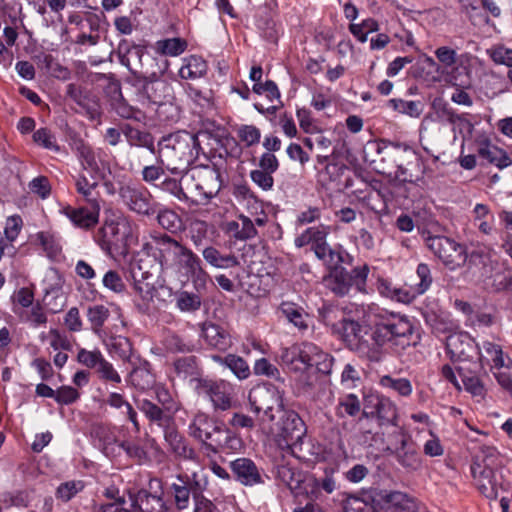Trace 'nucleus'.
<instances>
[{
    "label": "nucleus",
    "mask_w": 512,
    "mask_h": 512,
    "mask_svg": "<svg viewBox=\"0 0 512 512\" xmlns=\"http://www.w3.org/2000/svg\"><path fill=\"white\" fill-rule=\"evenodd\" d=\"M347 347L360 358L378 363L389 352L401 353L412 344L414 327L404 315L378 318L372 326L343 317L333 325Z\"/></svg>",
    "instance_id": "nucleus-1"
},
{
    "label": "nucleus",
    "mask_w": 512,
    "mask_h": 512,
    "mask_svg": "<svg viewBox=\"0 0 512 512\" xmlns=\"http://www.w3.org/2000/svg\"><path fill=\"white\" fill-rule=\"evenodd\" d=\"M143 249L155 258L163 273L174 276L182 283L191 281L198 289L209 278L199 256L167 234L152 236Z\"/></svg>",
    "instance_id": "nucleus-2"
},
{
    "label": "nucleus",
    "mask_w": 512,
    "mask_h": 512,
    "mask_svg": "<svg viewBox=\"0 0 512 512\" xmlns=\"http://www.w3.org/2000/svg\"><path fill=\"white\" fill-rule=\"evenodd\" d=\"M201 147L197 135L178 131L158 142V159L172 174L187 171L198 158Z\"/></svg>",
    "instance_id": "nucleus-3"
},
{
    "label": "nucleus",
    "mask_w": 512,
    "mask_h": 512,
    "mask_svg": "<svg viewBox=\"0 0 512 512\" xmlns=\"http://www.w3.org/2000/svg\"><path fill=\"white\" fill-rule=\"evenodd\" d=\"M305 436L306 427L300 416L295 411L283 410L274 438L277 446L298 459H307L310 444Z\"/></svg>",
    "instance_id": "nucleus-4"
},
{
    "label": "nucleus",
    "mask_w": 512,
    "mask_h": 512,
    "mask_svg": "<svg viewBox=\"0 0 512 512\" xmlns=\"http://www.w3.org/2000/svg\"><path fill=\"white\" fill-rule=\"evenodd\" d=\"M280 358L283 364L294 371L314 368L320 373L328 374L332 368V357L311 342L284 348Z\"/></svg>",
    "instance_id": "nucleus-5"
},
{
    "label": "nucleus",
    "mask_w": 512,
    "mask_h": 512,
    "mask_svg": "<svg viewBox=\"0 0 512 512\" xmlns=\"http://www.w3.org/2000/svg\"><path fill=\"white\" fill-rule=\"evenodd\" d=\"M193 381L195 382L194 389L196 393L209 399L215 411H226L232 408L236 395L232 383L223 379L212 380L208 378H197Z\"/></svg>",
    "instance_id": "nucleus-6"
},
{
    "label": "nucleus",
    "mask_w": 512,
    "mask_h": 512,
    "mask_svg": "<svg viewBox=\"0 0 512 512\" xmlns=\"http://www.w3.org/2000/svg\"><path fill=\"white\" fill-rule=\"evenodd\" d=\"M425 242L429 250L449 270L454 271L467 261L466 247L451 238L428 235L425 237Z\"/></svg>",
    "instance_id": "nucleus-7"
},
{
    "label": "nucleus",
    "mask_w": 512,
    "mask_h": 512,
    "mask_svg": "<svg viewBox=\"0 0 512 512\" xmlns=\"http://www.w3.org/2000/svg\"><path fill=\"white\" fill-rule=\"evenodd\" d=\"M132 230V221L121 215L105 221L97 232L96 241L102 250L111 253L113 249L127 243L132 237Z\"/></svg>",
    "instance_id": "nucleus-8"
},
{
    "label": "nucleus",
    "mask_w": 512,
    "mask_h": 512,
    "mask_svg": "<svg viewBox=\"0 0 512 512\" xmlns=\"http://www.w3.org/2000/svg\"><path fill=\"white\" fill-rule=\"evenodd\" d=\"M251 410L263 413L269 421L275 419L274 411H283V399L279 389L273 385H258L249 392Z\"/></svg>",
    "instance_id": "nucleus-9"
},
{
    "label": "nucleus",
    "mask_w": 512,
    "mask_h": 512,
    "mask_svg": "<svg viewBox=\"0 0 512 512\" xmlns=\"http://www.w3.org/2000/svg\"><path fill=\"white\" fill-rule=\"evenodd\" d=\"M471 472L477 489L487 499L495 500L498 498L500 491L507 489V483L499 469L474 462L471 466Z\"/></svg>",
    "instance_id": "nucleus-10"
},
{
    "label": "nucleus",
    "mask_w": 512,
    "mask_h": 512,
    "mask_svg": "<svg viewBox=\"0 0 512 512\" xmlns=\"http://www.w3.org/2000/svg\"><path fill=\"white\" fill-rule=\"evenodd\" d=\"M446 350L453 361H471L478 357L480 364H485V357L480 347L468 332L460 331L450 334L446 339Z\"/></svg>",
    "instance_id": "nucleus-11"
},
{
    "label": "nucleus",
    "mask_w": 512,
    "mask_h": 512,
    "mask_svg": "<svg viewBox=\"0 0 512 512\" xmlns=\"http://www.w3.org/2000/svg\"><path fill=\"white\" fill-rule=\"evenodd\" d=\"M147 99L158 106L157 113L161 116L165 111L174 112L172 118L178 116V107L173 103V88L162 79L148 81L143 87Z\"/></svg>",
    "instance_id": "nucleus-12"
},
{
    "label": "nucleus",
    "mask_w": 512,
    "mask_h": 512,
    "mask_svg": "<svg viewBox=\"0 0 512 512\" xmlns=\"http://www.w3.org/2000/svg\"><path fill=\"white\" fill-rule=\"evenodd\" d=\"M133 506L137 512H169L164 499L162 481L158 478L149 481V491L138 492Z\"/></svg>",
    "instance_id": "nucleus-13"
},
{
    "label": "nucleus",
    "mask_w": 512,
    "mask_h": 512,
    "mask_svg": "<svg viewBox=\"0 0 512 512\" xmlns=\"http://www.w3.org/2000/svg\"><path fill=\"white\" fill-rule=\"evenodd\" d=\"M133 506L137 512H169L164 499L162 481L158 478L149 481V491L138 492Z\"/></svg>",
    "instance_id": "nucleus-14"
},
{
    "label": "nucleus",
    "mask_w": 512,
    "mask_h": 512,
    "mask_svg": "<svg viewBox=\"0 0 512 512\" xmlns=\"http://www.w3.org/2000/svg\"><path fill=\"white\" fill-rule=\"evenodd\" d=\"M119 193L131 211L142 215H151L155 212L152 196L146 188L126 185L121 187Z\"/></svg>",
    "instance_id": "nucleus-15"
},
{
    "label": "nucleus",
    "mask_w": 512,
    "mask_h": 512,
    "mask_svg": "<svg viewBox=\"0 0 512 512\" xmlns=\"http://www.w3.org/2000/svg\"><path fill=\"white\" fill-rule=\"evenodd\" d=\"M100 209V204H89V207L78 208L67 205L60 209V213L67 217L75 227L89 230L97 225Z\"/></svg>",
    "instance_id": "nucleus-16"
},
{
    "label": "nucleus",
    "mask_w": 512,
    "mask_h": 512,
    "mask_svg": "<svg viewBox=\"0 0 512 512\" xmlns=\"http://www.w3.org/2000/svg\"><path fill=\"white\" fill-rule=\"evenodd\" d=\"M376 501L389 512H414V499L408 494L395 490H380L376 493Z\"/></svg>",
    "instance_id": "nucleus-17"
},
{
    "label": "nucleus",
    "mask_w": 512,
    "mask_h": 512,
    "mask_svg": "<svg viewBox=\"0 0 512 512\" xmlns=\"http://www.w3.org/2000/svg\"><path fill=\"white\" fill-rule=\"evenodd\" d=\"M230 469L236 481L244 486L252 487L264 483L260 469L249 458L241 457L231 461Z\"/></svg>",
    "instance_id": "nucleus-18"
},
{
    "label": "nucleus",
    "mask_w": 512,
    "mask_h": 512,
    "mask_svg": "<svg viewBox=\"0 0 512 512\" xmlns=\"http://www.w3.org/2000/svg\"><path fill=\"white\" fill-rule=\"evenodd\" d=\"M192 178L195 180V189L204 199L213 198L221 189L220 173L215 168L199 169Z\"/></svg>",
    "instance_id": "nucleus-19"
},
{
    "label": "nucleus",
    "mask_w": 512,
    "mask_h": 512,
    "mask_svg": "<svg viewBox=\"0 0 512 512\" xmlns=\"http://www.w3.org/2000/svg\"><path fill=\"white\" fill-rule=\"evenodd\" d=\"M218 427L219 424L213 421L208 414L198 411L194 414L188 426V434L208 448V444L211 443L214 437L213 434L216 433Z\"/></svg>",
    "instance_id": "nucleus-20"
},
{
    "label": "nucleus",
    "mask_w": 512,
    "mask_h": 512,
    "mask_svg": "<svg viewBox=\"0 0 512 512\" xmlns=\"http://www.w3.org/2000/svg\"><path fill=\"white\" fill-rule=\"evenodd\" d=\"M279 310L286 320L301 333H304L309 329L312 323V318L301 305L290 301H284L280 304Z\"/></svg>",
    "instance_id": "nucleus-21"
},
{
    "label": "nucleus",
    "mask_w": 512,
    "mask_h": 512,
    "mask_svg": "<svg viewBox=\"0 0 512 512\" xmlns=\"http://www.w3.org/2000/svg\"><path fill=\"white\" fill-rule=\"evenodd\" d=\"M468 268L482 278L489 277L493 270L491 251L488 248H477L469 255L467 254Z\"/></svg>",
    "instance_id": "nucleus-22"
},
{
    "label": "nucleus",
    "mask_w": 512,
    "mask_h": 512,
    "mask_svg": "<svg viewBox=\"0 0 512 512\" xmlns=\"http://www.w3.org/2000/svg\"><path fill=\"white\" fill-rule=\"evenodd\" d=\"M213 438L210 444H208L209 450L216 453L219 450L237 451L242 447V441L234 432L230 429L219 425L216 433L213 434Z\"/></svg>",
    "instance_id": "nucleus-23"
},
{
    "label": "nucleus",
    "mask_w": 512,
    "mask_h": 512,
    "mask_svg": "<svg viewBox=\"0 0 512 512\" xmlns=\"http://www.w3.org/2000/svg\"><path fill=\"white\" fill-rule=\"evenodd\" d=\"M329 233V226L318 225L309 227L301 235L295 238V245L297 247H303L311 244L315 253L317 251V247H323L327 245L326 238Z\"/></svg>",
    "instance_id": "nucleus-24"
},
{
    "label": "nucleus",
    "mask_w": 512,
    "mask_h": 512,
    "mask_svg": "<svg viewBox=\"0 0 512 512\" xmlns=\"http://www.w3.org/2000/svg\"><path fill=\"white\" fill-rule=\"evenodd\" d=\"M226 233L236 240L245 241L256 236L254 222L247 216L240 215L237 220L226 223Z\"/></svg>",
    "instance_id": "nucleus-25"
},
{
    "label": "nucleus",
    "mask_w": 512,
    "mask_h": 512,
    "mask_svg": "<svg viewBox=\"0 0 512 512\" xmlns=\"http://www.w3.org/2000/svg\"><path fill=\"white\" fill-rule=\"evenodd\" d=\"M164 439L170 450L179 457L185 459L194 458V450L188 446L185 438L174 428L166 427L164 430Z\"/></svg>",
    "instance_id": "nucleus-26"
},
{
    "label": "nucleus",
    "mask_w": 512,
    "mask_h": 512,
    "mask_svg": "<svg viewBox=\"0 0 512 512\" xmlns=\"http://www.w3.org/2000/svg\"><path fill=\"white\" fill-rule=\"evenodd\" d=\"M116 448L123 449L130 458L137 461H142L146 458L145 450L136 442L122 441L118 443L113 438H107L103 441L102 450L107 456L113 454Z\"/></svg>",
    "instance_id": "nucleus-27"
},
{
    "label": "nucleus",
    "mask_w": 512,
    "mask_h": 512,
    "mask_svg": "<svg viewBox=\"0 0 512 512\" xmlns=\"http://www.w3.org/2000/svg\"><path fill=\"white\" fill-rule=\"evenodd\" d=\"M478 155L487 160L490 164L497 166L500 169L506 168L512 164V160L503 149L492 145L486 141L478 148Z\"/></svg>",
    "instance_id": "nucleus-28"
},
{
    "label": "nucleus",
    "mask_w": 512,
    "mask_h": 512,
    "mask_svg": "<svg viewBox=\"0 0 512 512\" xmlns=\"http://www.w3.org/2000/svg\"><path fill=\"white\" fill-rule=\"evenodd\" d=\"M398 462L407 469L417 470L421 466V458L413 445L407 438L401 439L400 447L396 448Z\"/></svg>",
    "instance_id": "nucleus-29"
},
{
    "label": "nucleus",
    "mask_w": 512,
    "mask_h": 512,
    "mask_svg": "<svg viewBox=\"0 0 512 512\" xmlns=\"http://www.w3.org/2000/svg\"><path fill=\"white\" fill-rule=\"evenodd\" d=\"M121 132L130 146L147 148L151 153H155L154 139L149 132L139 130L130 124H123Z\"/></svg>",
    "instance_id": "nucleus-30"
},
{
    "label": "nucleus",
    "mask_w": 512,
    "mask_h": 512,
    "mask_svg": "<svg viewBox=\"0 0 512 512\" xmlns=\"http://www.w3.org/2000/svg\"><path fill=\"white\" fill-rule=\"evenodd\" d=\"M94 174L95 173L91 172L90 177H87L85 174L81 173L75 180L77 192L88 204H100L99 195L96 191L98 187V179Z\"/></svg>",
    "instance_id": "nucleus-31"
},
{
    "label": "nucleus",
    "mask_w": 512,
    "mask_h": 512,
    "mask_svg": "<svg viewBox=\"0 0 512 512\" xmlns=\"http://www.w3.org/2000/svg\"><path fill=\"white\" fill-rule=\"evenodd\" d=\"M325 285L334 294L344 296L351 289V282L348 271L344 268L332 270L328 276L324 278Z\"/></svg>",
    "instance_id": "nucleus-32"
},
{
    "label": "nucleus",
    "mask_w": 512,
    "mask_h": 512,
    "mask_svg": "<svg viewBox=\"0 0 512 512\" xmlns=\"http://www.w3.org/2000/svg\"><path fill=\"white\" fill-rule=\"evenodd\" d=\"M202 256L209 265L218 269H228L239 265V261L235 255L221 254L220 251L213 246L204 248Z\"/></svg>",
    "instance_id": "nucleus-33"
},
{
    "label": "nucleus",
    "mask_w": 512,
    "mask_h": 512,
    "mask_svg": "<svg viewBox=\"0 0 512 512\" xmlns=\"http://www.w3.org/2000/svg\"><path fill=\"white\" fill-rule=\"evenodd\" d=\"M105 402L110 407L119 410L121 414L125 415L133 424L135 431L139 432L140 425L137 418V412L122 394L112 392L107 396Z\"/></svg>",
    "instance_id": "nucleus-34"
},
{
    "label": "nucleus",
    "mask_w": 512,
    "mask_h": 512,
    "mask_svg": "<svg viewBox=\"0 0 512 512\" xmlns=\"http://www.w3.org/2000/svg\"><path fill=\"white\" fill-rule=\"evenodd\" d=\"M207 64L201 57L192 55L183 59V65L179 69V76L185 80H195L205 75Z\"/></svg>",
    "instance_id": "nucleus-35"
},
{
    "label": "nucleus",
    "mask_w": 512,
    "mask_h": 512,
    "mask_svg": "<svg viewBox=\"0 0 512 512\" xmlns=\"http://www.w3.org/2000/svg\"><path fill=\"white\" fill-rule=\"evenodd\" d=\"M202 335L205 341L212 347L224 350L228 347L229 341L226 332L218 325L205 323L202 327Z\"/></svg>",
    "instance_id": "nucleus-36"
},
{
    "label": "nucleus",
    "mask_w": 512,
    "mask_h": 512,
    "mask_svg": "<svg viewBox=\"0 0 512 512\" xmlns=\"http://www.w3.org/2000/svg\"><path fill=\"white\" fill-rule=\"evenodd\" d=\"M494 220V215L487 205L481 203L475 205L473 209V221L474 225L481 233L485 235L491 234L494 227Z\"/></svg>",
    "instance_id": "nucleus-37"
},
{
    "label": "nucleus",
    "mask_w": 512,
    "mask_h": 512,
    "mask_svg": "<svg viewBox=\"0 0 512 512\" xmlns=\"http://www.w3.org/2000/svg\"><path fill=\"white\" fill-rule=\"evenodd\" d=\"M144 48L140 45L131 44L128 40L123 39L119 42L117 47V54L120 63L127 67L130 71L132 69V58L141 60Z\"/></svg>",
    "instance_id": "nucleus-38"
},
{
    "label": "nucleus",
    "mask_w": 512,
    "mask_h": 512,
    "mask_svg": "<svg viewBox=\"0 0 512 512\" xmlns=\"http://www.w3.org/2000/svg\"><path fill=\"white\" fill-rule=\"evenodd\" d=\"M86 316L93 333L101 336L102 328L110 316L109 309L103 304L92 305L88 307Z\"/></svg>",
    "instance_id": "nucleus-39"
},
{
    "label": "nucleus",
    "mask_w": 512,
    "mask_h": 512,
    "mask_svg": "<svg viewBox=\"0 0 512 512\" xmlns=\"http://www.w3.org/2000/svg\"><path fill=\"white\" fill-rule=\"evenodd\" d=\"M32 500V491L18 490L0 493V511L10 507H27Z\"/></svg>",
    "instance_id": "nucleus-40"
},
{
    "label": "nucleus",
    "mask_w": 512,
    "mask_h": 512,
    "mask_svg": "<svg viewBox=\"0 0 512 512\" xmlns=\"http://www.w3.org/2000/svg\"><path fill=\"white\" fill-rule=\"evenodd\" d=\"M379 385L392 390L401 397H409L413 392L411 381L407 378H394L391 375H383L379 379Z\"/></svg>",
    "instance_id": "nucleus-41"
},
{
    "label": "nucleus",
    "mask_w": 512,
    "mask_h": 512,
    "mask_svg": "<svg viewBox=\"0 0 512 512\" xmlns=\"http://www.w3.org/2000/svg\"><path fill=\"white\" fill-rule=\"evenodd\" d=\"M154 49L161 55L176 57L187 49V41L178 37L162 39L155 43Z\"/></svg>",
    "instance_id": "nucleus-42"
},
{
    "label": "nucleus",
    "mask_w": 512,
    "mask_h": 512,
    "mask_svg": "<svg viewBox=\"0 0 512 512\" xmlns=\"http://www.w3.org/2000/svg\"><path fill=\"white\" fill-rule=\"evenodd\" d=\"M75 150L83 170L92 173H97L99 171L96 154L88 144L80 140L75 143Z\"/></svg>",
    "instance_id": "nucleus-43"
},
{
    "label": "nucleus",
    "mask_w": 512,
    "mask_h": 512,
    "mask_svg": "<svg viewBox=\"0 0 512 512\" xmlns=\"http://www.w3.org/2000/svg\"><path fill=\"white\" fill-rule=\"evenodd\" d=\"M375 410L382 424H394L397 419V407L388 397H377Z\"/></svg>",
    "instance_id": "nucleus-44"
},
{
    "label": "nucleus",
    "mask_w": 512,
    "mask_h": 512,
    "mask_svg": "<svg viewBox=\"0 0 512 512\" xmlns=\"http://www.w3.org/2000/svg\"><path fill=\"white\" fill-rule=\"evenodd\" d=\"M361 410V403L357 395L353 393L341 396L336 407V415L340 418L346 416L355 417Z\"/></svg>",
    "instance_id": "nucleus-45"
},
{
    "label": "nucleus",
    "mask_w": 512,
    "mask_h": 512,
    "mask_svg": "<svg viewBox=\"0 0 512 512\" xmlns=\"http://www.w3.org/2000/svg\"><path fill=\"white\" fill-rule=\"evenodd\" d=\"M215 359L227 366L239 380L247 379L250 376L249 365L240 356L228 354L224 358L216 357Z\"/></svg>",
    "instance_id": "nucleus-46"
},
{
    "label": "nucleus",
    "mask_w": 512,
    "mask_h": 512,
    "mask_svg": "<svg viewBox=\"0 0 512 512\" xmlns=\"http://www.w3.org/2000/svg\"><path fill=\"white\" fill-rule=\"evenodd\" d=\"M388 105L392 107L395 111L408 115L413 118H418L424 111V104L417 100H403V99H390L388 101Z\"/></svg>",
    "instance_id": "nucleus-47"
},
{
    "label": "nucleus",
    "mask_w": 512,
    "mask_h": 512,
    "mask_svg": "<svg viewBox=\"0 0 512 512\" xmlns=\"http://www.w3.org/2000/svg\"><path fill=\"white\" fill-rule=\"evenodd\" d=\"M129 381L139 390H147L155 383V377L152 372L145 366L134 368L130 375Z\"/></svg>",
    "instance_id": "nucleus-48"
},
{
    "label": "nucleus",
    "mask_w": 512,
    "mask_h": 512,
    "mask_svg": "<svg viewBox=\"0 0 512 512\" xmlns=\"http://www.w3.org/2000/svg\"><path fill=\"white\" fill-rule=\"evenodd\" d=\"M178 480L180 483H173L171 485V491L176 508L178 510H185L190 503V488L188 487L187 481L181 476H178Z\"/></svg>",
    "instance_id": "nucleus-49"
},
{
    "label": "nucleus",
    "mask_w": 512,
    "mask_h": 512,
    "mask_svg": "<svg viewBox=\"0 0 512 512\" xmlns=\"http://www.w3.org/2000/svg\"><path fill=\"white\" fill-rule=\"evenodd\" d=\"M176 307L182 312H195L201 307V298L198 294L180 291L176 294Z\"/></svg>",
    "instance_id": "nucleus-50"
},
{
    "label": "nucleus",
    "mask_w": 512,
    "mask_h": 512,
    "mask_svg": "<svg viewBox=\"0 0 512 512\" xmlns=\"http://www.w3.org/2000/svg\"><path fill=\"white\" fill-rule=\"evenodd\" d=\"M157 221L162 228L173 233L182 228L180 216L171 209L160 210L157 215Z\"/></svg>",
    "instance_id": "nucleus-51"
},
{
    "label": "nucleus",
    "mask_w": 512,
    "mask_h": 512,
    "mask_svg": "<svg viewBox=\"0 0 512 512\" xmlns=\"http://www.w3.org/2000/svg\"><path fill=\"white\" fill-rule=\"evenodd\" d=\"M209 224L202 220H193L189 226L190 239L195 247L205 244L208 239Z\"/></svg>",
    "instance_id": "nucleus-52"
},
{
    "label": "nucleus",
    "mask_w": 512,
    "mask_h": 512,
    "mask_svg": "<svg viewBox=\"0 0 512 512\" xmlns=\"http://www.w3.org/2000/svg\"><path fill=\"white\" fill-rule=\"evenodd\" d=\"M103 287L115 294H123L126 291V284L116 270H108L102 278Z\"/></svg>",
    "instance_id": "nucleus-53"
},
{
    "label": "nucleus",
    "mask_w": 512,
    "mask_h": 512,
    "mask_svg": "<svg viewBox=\"0 0 512 512\" xmlns=\"http://www.w3.org/2000/svg\"><path fill=\"white\" fill-rule=\"evenodd\" d=\"M84 489L82 481H67L61 483L56 490V498L66 503Z\"/></svg>",
    "instance_id": "nucleus-54"
},
{
    "label": "nucleus",
    "mask_w": 512,
    "mask_h": 512,
    "mask_svg": "<svg viewBox=\"0 0 512 512\" xmlns=\"http://www.w3.org/2000/svg\"><path fill=\"white\" fill-rule=\"evenodd\" d=\"M33 141L48 150L59 152L60 146L57 144L55 135L48 128H40L33 134Z\"/></svg>",
    "instance_id": "nucleus-55"
},
{
    "label": "nucleus",
    "mask_w": 512,
    "mask_h": 512,
    "mask_svg": "<svg viewBox=\"0 0 512 512\" xmlns=\"http://www.w3.org/2000/svg\"><path fill=\"white\" fill-rule=\"evenodd\" d=\"M369 272L370 268L367 264L354 267L350 272H348L351 287L354 286L358 292L365 293Z\"/></svg>",
    "instance_id": "nucleus-56"
},
{
    "label": "nucleus",
    "mask_w": 512,
    "mask_h": 512,
    "mask_svg": "<svg viewBox=\"0 0 512 512\" xmlns=\"http://www.w3.org/2000/svg\"><path fill=\"white\" fill-rule=\"evenodd\" d=\"M315 255L318 259L323 261L331 271L339 269L338 266L343 261L341 253L331 249L328 244L323 247H317Z\"/></svg>",
    "instance_id": "nucleus-57"
},
{
    "label": "nucleus",
    "mask_w": 512,
    "mask_h": 512,
    "mask_svg": "<svg viewBox=\"0 0 512 512\" xmlns=\"http://www.w3.org/2000/svg\"><path fill=\"white\" fill-rule=\"evenodd\" d=\"M104 359L103 354L99 349L94 350H87L85 348L78 349L77 353V361L81 365L89 368V369H96L97 366L102 362Z\"/></svg>",
    "instance_id": "nucleus-58"
},
{
    "label": "nucleus",
    "mask_w": 512,
    "mask_h": 512,
    "mask_svg": "<svg viewBox=\"0 0 512 512\" xmlns=\"http://www.w3.org/2000/svg\"><path fill=\"white\" fill-rule=\"evenodd\" d=\"M236 134L246 147L258 144L261 138L260 130L254 125H241L236 129Z\"/></svg>",
    "instance_id": "nucleus-59"
},
{
    "label": "nucleus",
    "mask_w": 512,
    "mask_h": 512,
    "mask_svg": "<svg viewBox=\"0 0 512 512\" xmlns=\"http://www.w3.org/2000/svg\"><path fill=\"white\" fill-rule=\"evenodd\" d=\"M416 276L419 279V282L413 284L412 286L416 289V292L420 295H423L432 285L433 278L431 274V270L426 263H420L416 269Z\"/></svg>",
    "instance_id": "nucleus-60"
},
{
    "label": "nucleus",
    "mask_w": 512,
    "mask_h": 512,
    "mask_svg": "<svg viewBox=\"0 0 512 512\" xmlns=\"http://www.w3.org/2000/svg\"><path fill=\"white\" fill-rule=\"evenodd\" d=\"M43 303L51 313L56 314L66 306L67 298L63 290L44 293Z\"/></svg>",
    "instance_id": "nucleus-61"
},
{
    "label": "nucleus",
    "mask_w": 512,
    "mask_h": 512,
    "mask_svg": "<svg viewBox=\"0 0 512 512\" xmlns=\"http://www.w3.org/2000/svg\"><path fill=\"white\" fill-rule=\"evenodd\" d=\"M139 409L150 421L157 423L159 426L165 424L166 417L163 410L155 403L144 399L140 402Z\"/></svg>",
    "instance_id": "nucleus-62"
},
{
    "label": "nucleus",
    "mask_w": 512,
    "mask_h": 512,
    "mask_svg": "<svg viewBox=\"0 0 512 512\" xmlns=\"http://www.w3.org/2000/svg\"><path fill=\"white\" fill-rule=\"evenodd\" d=\"M64 279L60 273L54 269L49 268L42 280L43 293L57 292L63 290Z\"/></svg>",
    "instance_id": "nucleus-63"
},
{
    "label": "nucleus",
    "mask_w": 512,
    "mask_h": 512,
    "mask_svg": "<svg viewBox=\"0 0 512 512\" xmlns=\"http://www.w3.org/2000/svg\"><path fill=\"white\" fill-rule=\"evenodd\" d=\"M488 54L494 63L512 68V49L498 45L490 48Z\"/></svg>",
    "instance_id": "nucleus-64"
}]
</instances>
